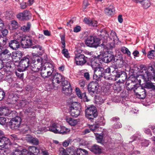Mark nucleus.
Returning <instances> with one entry per match:
<instances>
[{
    "instance_id": "obj_1",
    "label": "nucleus",
    "mask_w": 155,
    "mask_h": 155,
    "mask_svg": "<svg viewBox=\"0 0 155 155\" xmlns=\"http://www.w3.org/2000/svg\"><path fill=\"white\" fill-rule=\"evenodd\" d=\"M32 58L30 64L31 68L32 71L38 72L43 66L46 64V69L52 71V73L54 70V66L51 63L48 62V58L46 54H45L42 57L39 56L37 54L32 53Z\"/></svg>"
},
{
    "instance_id": "obj_2",
    "label": "nucleus",
    "mask_w": 155,
    "mask_h": 155,
    "mask_svg": "<svg viewBox=\"0 0 155 155\" xmlns=\"http://www.w3.org/2000/svg\"><path fill=\"white\" fill-rule=\"evenodd\" d=\"M112 69H113V68L111 67H108L105 70L104 72H103L104 78L108 80H114L115 81L117 80V78H118L121 76L123 79H122L123 81L126 79L127 76L125 72L120 70H114L112 71V74H110Z\"/></svg>"
},
{
    "instance_id": "obj_3",
    "label": "nucleus",
    "mask_w": 155,
    "mask_h": 155,
    "mask_svg": "<svg viewBox=\"0 0 155 155\" xmlns=\"http://www.w3.org/2000/svg\"><path fill=\"white\" fill-rule=\"evenodd\" d=\"M38 130L42 131H46L49 130L55 133L61 134H62L67 133V129L64 126H61L57 122H53L51 123L50 126L46 128L45 127H41L38 126Z\"/></svg>"
},
{
    "instance_id": "obj_4",
    "label": "nucleus",
    "mask_w": 155,
    "mask_h": 155,
    "mask_svg": "<svg viewBox=\"0 0 155 155\" xmlns=\"http://www.w3.org/2000/svg\"><path fill=\"white\" fill-rule=\"evenodd\" d=\"M141 73V78L145 82L152 79L155 81V61L154 62L153 66H149L148 70L144 69Z\"/></svg>"
},
{
    "instance_id": "obj_5",
    "label": "nucleus",
    "mask_w": 155,
    "mask_h": 155,
    "mask_svg": "<svg viewBox=\"0 0 155 155\" xmlns=\"http://www.w3.org/2000/svg\"><path fill=\"white\" fill-rule=\"evenodd\" d=\"M68 111L71 115L75 117L80 114L81 109L80 103L74 101H70L68 103Z\"/></svg>"
},
{
    "instance_id": "obj_6",
    "label": "nucleus",
    "mask_w": 155,
    "mask_h": 155,
    "mask_svg": "<svg viewBox=\"0 0 155 155\" xmlns=\"http://www.w3.org/2000/svg\"><path fill=\"white\" fill-rule=\"evenodd\" d=\"M102 31H100L101 33H104L105 35L104 36L103 34L101 35L103 36L102 41L103 43H106L108 41H110L109 43L112 42V41H115V40L117 39V37L115 32L113 30H112L109 35L108 33L105 30H102Z\"/></svg>"
},
{
    "instance_id": "obj_7",
    "label": "nucleus",
    "mask_w": 155,
    "mask_h": 155,
    "mask_svg": "<svg viewBox=\"0 0 155 155\" xmlns=\"http://www.w3.org/2000/svg\"><path fill=\"white\" fill-rule=\"evenodd\" d=\"M101 39L95 35H90L85 41L86 45L91 48H96L100 44Z\"/></svg>"
},
{
    "instance_id": "obj_8",
    "label": "nucleus",
    "mask_w": 155,
    "mask_h": 155,
    "mask_svg": "<svg viewBox=\"0 0 155 155\" xmlns=\"http://www.w3.org/2000/svg\"><path fill=\"white\" fill-rule=\"evenodd\" d=\"M85 116L91 121L97 116L96 107L93 105L87 108L85 110Z\"/></svg>"
},
{
    "instance_id": "obj_9",
    "label": "nucleus",
    "mask_w": 155,
    "mask_h": 155,
    "mask_svg": "<svg viewBox=\"0 0 155 155\" xmlns=\"http://www.w3.org/2000/svg\"><path fill=\"white\" fill-rule=\"evenodd\" d=\"M82 52L81 50H79L78 49L75 51V62L77 65H82L86 62L85 57L83 54H81Z\"/></svg>"
},
{
    "instance_id": "obj_10",
    "label": "nucleus",
    "mask_w": 155,
    "mask_h": 155,
    "mask_svg": "<svg viewBox=\"0 0 155 155\" xmlns=\"http://www.w3.org/2000/svg\"><path fill=\"white\" fill-rule=\"evenodd\" d=\"M99 86L97 82L96 81L91 82L88 85L87 89L89 94L92 96H95L97 94Z\"/></svg>"
},
{
    "instance_id": "obj_11",
    "label": "nucleus",
    "mask_w": 155,
    "mask_h": 155,
    "mask_svg": "<svg viewBox=\"0 0 155 155\" xmlns=\"http://www.w3.org/2000/svg\"><path fill=\"white\" fill-rule=\"evenodd\" d=\"M30 64V60L28 57H24L19 62V67L18 69V71H23L29 66Z\"/></svg>"
},
{
    "instance_id": "obj_12",
    "label": "nucleus",
    "mask_w": 155,
    "mask_h": 155,
    "mask_svg": "<svg viewBox=\"0 0 155 155\" xmlns=\"http://www.w3.org/2000/svg\"><path fill=\"white\" fill-rule=\"evenodd\" d=\"M139 85L136 84L133 85V86L131 87L130 88L127 87V89L129 90H133L134 91L136 95L138 96L140 98L143 99L146 96V91L142 87H140L138 88V90H140V93L135 92V90L137 89Z\"/></svg>"
},
{
    "instance_id": "obj_13",
    "label": "nucleus",
    "mask_w": 155,
    "mask_h": 155,
    "mask_svg": "<svg viewBox=\"0 0 155 155\" xmlns=\"http://www.w3.org/2000/svg\"><path fill=\"white\" fill-rule=\"evenodd\" d=\"M52 82L53 83L60 84L61 83V85L67 84H68L67 80H65L64 77L61 74L56 73L54 75Z\"/></svg>"
},
{
    "instance_id": "obj_14",
    "label": "nucleus",
    "mask_w": 155,
    "mask_h": 155,
    "mask_svg": "<svg viewBox=\"0 0 155 155\" xmlns=\"http://www.w3.org/2000/svg\"><path fill=\"white\" fill-rule=\"evenodd\" d=\"M94 70L93 78L97 81H100L101 78L104 77V68L101 67L96 68Z\"/></svg>"
},
{
    "instance_id": "obj_15",
    "label": "nucleus",
    "mask_w": 155,
    "mask_h": 155,
    "mask_svg": "<svg viewBox=\"0 0 155 155\" xmlns=\"http://www.w3.org/2000/svg\"><path fill=\"white\" fill-rule=\"evenodd\" d=\"M20 41L22 46L24 48H28L32 44L31 38L28 36H25L22 37Z\"/></svg>"
},
{
    "instance_id": "obj_16",
    "label": "nucleus",
    "mask_w": 155,
    "mask_h": 155,
    "mask_svg": "<svg viewBox=\"0 0 155 155\" xmlns=\"http://www.w3.org/2000/svg\"><path fill=\"white\" fill-rule=\"evenodd\" d=\"M17 17L21 20H28L31 18V14L28 11L26 10L18 14Z\"/></svg>"
},
{
    "instance_id": "obj_17",
    "label": "nucleus",
    "mask_w": 155,
    "mask_h": 155,
    "mask_svg": "<svg viewBox=\"0 0 155 155\" xmlns=\"http://www.w3.org/2000/svg\"><path fill=\"white\" fill-rule=\"evenodd\" d=\"M114 55L111 52L106 51L103 54L102 56V61L105 63H108L114 58Z\"/></svg>"
},
{
    "instance_id": "obj_18",
    "label": "nucleus",
    "mask_w": 155,
    "mask_h": 155,
    "mask_svg": "<svg viewBox=\"0 0 155 155\" xmlns=\"http://www.w3.org/2000/svg\"><path fill=\"white\" fill-rule=\"evenodd\" d=\"M10 127L12 129H18L21 123V118L18 117L13 118L10 122Z\"/></svg>"
},
{
    "instance_id": "obj_19",
    "label": "nucleus",
    "mask_w": 155,
    "mask_h": 155,
    "mask_svg": "<svg viewBox=\"0 0 155 155\" xmlns=\"http://www.w3.org/2000/svg\"><path fill=\"white\" fill-rule=\"evenodd\" d=\"M75 91L78 96L84 102H88L89 101V100L87 98L86 95L85 93L82 94L79 88H76Z\"/></svg>"
},
{
    "instance_id": "obj_20",
    "label": "nucleus",
    "mask_w": 155,
    "mask_h": 155,
    "mask_svg": "<svg viewBox=\"0 0 155 155\" xmlns=\"http://www.w3.org/2000/svg\"><path fill=\"white\" fill-rule=\"evenodd\" d=\"M39 70L41 71V76L44 78L48 77L52 74V71H48H48L46 69V67L43 66Z\"/></svg>"
},
{
    "instance_id": "obj_21",
    "label": "nucleus",
    "mask_w": 155,
    "mask_h": 155,
    "mask_svg": "<svg viewBox=\"0 0 155 155\" xmlns=\"http://www.w3.org/2000/svg\"><path fill=\"white\" fill-rule=\"evenodd\" d=\"M10 143L8 138L7 137H2L0 138V150H4L5 145L9 144Z\"/></svg>"
},
{
    "instance_id": "obj_22",
    "label": "nucleus",
    "mask_w": 155,
    "mask_h": 155,
    "mask_svg": "<svg viewBox=\"0 0 155 155\" xmlns=\"http://www.w3.org/2000/svg\"><path fill=\"white\" fill-rule=\"evenodd\" d=\"M88 148L91 152L96 154H99L102 152L101 147L96 144Z\"/></svg>"
},
{
    "instance_id": "obj_23",
    "label": "nucleus",
    "mask_w": 155,
    "mask_h": 155,
    "mask_svg": "<svg viewBox=\"0 0 155 155\" xmlns=\"http://www.w3.org/2000/svg\"><path fill=\"white\" fill-rule=\"evenodd\" d=\"M28 152L32 155H36L39 154L40 151V148H38L37 147L31 146L28 148Z\"/></svg>"
},
{
    "instance_id": "obj_24",
    "label": "nucleus",
    "mask_w": 155,
    "mask_h": 155,
    "mask_svg": "<svg viewBox=\"0 0 155 155\" xmlns=\"http://www.w3.org/2000/svg\"><path fill=\"white\" fill-rule=\"evenodd\" d=\"M10 111L8 107H3L1 110L0 115H5L8 116L14 113L15 111H12L11 112H9Z\"/></svg>"
},
{
    "instance_id": "obj_25",
    "label": "nucleus",
    "mask_w": 155,
    "mask_h": 155,
    "mask_svg": "<svg viewBox=\"0 0 155 155\" xmlns=\"http://www.w3.org/2000/svg\"><path fill=\"white\" fill-rule=\"evenodd\" d=\"M26 139L28 142L33 143L34 145H37L39 144V140L36 138L28 136L26 137Z\"/></svg>"
},
{
    "instance_id": "obj_26",
    "label": "nucleus",
    "mask_w": 155,
    "mask_h": 155,
    "mask_svg": "<svg viewBox=\"0 0 155 155\" xmlns=\"http://www.w3.org/2000/svg\"><path fill=\"white\" fill-rule=\"evenodd\" d=\"M19 43L16 40H12L9 43V46L12 49L16 50L19 46Z\"/></svg>"
},
{
    "instance_id": "obj_27",
    "label": "nucleus",
    "mask_w": 155,
    "mask_h": 155,
    "mask_svg": "<svg viewBox=\"0 0 155 155\" xmlns=\"http://www.w3.org/2000/svg\"><path fill=\"white\" fill-rule=\"evenodd\" d=\"M20 25L15 20L12 21L8 25V28L9 29H17L20 28Z\"/></svg>"
},
{
    "instance_id": "obj_28",
    "label": "nucleus",
    "mask_w": 155,
    "mask_h": 155,
    "mask_svg": "<svg viewBox=\"0 0 155 155\" xmlns=\"http://www.w3.org/2000/svg\"><path fill=\"white\" fill-rule=\"evenodd\" d=\"M21 54L20 51L13 52L12 53L11 58L12 60L15 61H18L20 60Z\"/></svg>"
},
{
    "instance_id": "obj_29",
    "label": "nucleus",
    "mask_w": 155,
    "mask_h": 155,
    "mask_svg": "<svg viewBox=\"0 0 155 155\" xmlns=\"http://www.w3.org/2000/svg\"><path fill=\"white\" fill-rule=\"evenodd\" d=\"M91 65L92 68L94 70L96 68H98L99 65V61L98 58H95L92 59L91 61Z\"/></svg>"
},
{
    "instance_id": "obj_30",
    "label": "nucleus",
    "mask_w": 155,
    "mask_h": 155,
    "mask_svg": "<svg viewBox=\"0 0 155 155\" xmlns=\"http://www.w3.org/2000/svg\"><path fill=\"white\" fill-rule=\"evenodd\" d=\"M104 11L105 13L107 15H110L114 14L115 12V9L113 6L110 5V7L105 8Z\"/></svg>"
},
{
    "instance_id": "obj_31",
    "label": "nucleus",
    "mask_w": 155,
    "mask_h": 155,
    "mask_svg": "<svg viewBox=\"0 0 155 155\" xmlns=\"http://www.w3.org/2000/svg\"><path fill=\"white\" fill-rule=\"evenodd\" d=\"M96 138L98 143H102L104 141L106 140V137H104V135L103 134H95Z\"/></svg>"
},
{
    "instance_id": "obj_32",
    "label": "nucleus",
    "mask_w": 155,
    "mask_h": 155,
    "mask_svg": "<svg viewBox=\"0 0 155 155\" xmlns=\"http://www.w3.org/2000/svg\"><path fill=\"white\" fill-rule=\"evenodd\" d=\"M141 135L140 132H137L136 134L131 136L130 138V139L132 140L130 141V142L133 143H136V142H135V141H136L137 139H139V137L141 136Z\"/></svg>"
},
{
    "instance_id": "obj_33",
    "label": "nucleus",
    "mask_w": 155,
    "mask_h": 155,
    "mask_svg": "<svg viewBox=\"0 0 155 155\" xmlns=\"http://www.w3.org/2000/svg\"><path fill=\"white\" fill-rule=\"evenodd\" d=\"M139 3H141L144 8L147 9L150 5V1L149 0L140 1Z\"/></svg>"
},
{
    "instance_id": "obj_34",
    "label": "nucleus",
    "mask_w": 155,
    "mask_h": 155,
    "mask_svg": "<svg viewBox=\"0 0 155 155\" xmlns=\"http://www.w3.org/2000/svg\"><path fill=\"white\" fill-rule=\"evenodd\" d=\"M25 113L26 114L32 115V116H30L31 118H33L35 116V114L33 112V109L30 107L26 108L25 111Z\"/></svg>"
},
{
    "instance_id": "obj_35",
    "label": "nucleus",
    "mask_w": 155,
    "mask_h": 155,
    "mask_svg": "<svg viewBox=\"0 0 155 155\" xmlns=\"http://www.w3.org/2000/svg\"><path fill=\"white\" fill-rule=\"evenodd\" d=\"M76 153L77 155H87L88 152L87 150L84 149L79 148L77 149Z\"/></svg>"
},
{
    "instance_id": "obj_36",
    "label": "nucleus",
    "mask_w": 155,
    "mask_h": 155,
    "mask_svg": "<svg viewBox=\"0 0 155 155\" xmlns=\"http://www.w3.org/2000/svg\"><path fill=\"white\" fill-rule=\"evenodd\" d=\"M6 55V57H7L8 58L10 57L11 54L9 51L7 49H5L4 50H0V55Z\"/></svg>"
},
{
    "instance_id": "obj_37",
    "label": "nucleus",
    "mask_w": 155,
    "mask_h": 155,
    "mask_svg": "<svg viewBox=\"0 0 155 155\" xmlns=\"http://www.w3.org/2000/svg\"><path fill=\"white\" fill-rule=\"evenodd\" d=\"M62 44V47L63 49L62 50V53L67 58H68V51L67 49H65V41L61 42Z\"/></svg>"
},
{
    "instance_id": "obj_38",
    "label": "nucleus",
    "mask_w": 155,
    "mask_h": 155,
    "mask_svg": "<svg viewBox=\"0 0 155 155\" xmlns=\"http://www.w3.org/2000/svg\"><path fill=\"white\" fill-rule=\"evenodd\" d=\"M144 87L148 89H151L152 90H155V85L152 83L148 82L145 84Z\"/></svg>"
},
{
    "instance_id": "obj_39",
    "label": "nucleus",
    "mask_w": 155,
    "mask_h": 155,
    "mask_svg": "<svg viewBox=\"0 0 155 155\" xmlns=\"http://www.w3.org/2000/svg\"><path fill=\"white\" fill-rule=\"evenodd\" d=\"M23 150L22 151L19 149H15L12 153L11 155H23Z\"/></svg>"
},
{
    "instance_id": "obj_40",
    "label": "nucleus",
    "mask_w": 155,
    "mask_h": 155,
    "mask_svg": "<svg viewBox=\"0 0 155 155\" xmlns=\"http://www.w3.org/2000/svg\"><path fill=\"white\" fill-rule=\"evenodd\" d=\"M97 124L100 125H104L105 123V121L103 117H100L97 120Z\"/></svg>"
},
{
    "instance_id": "obj_41",
    "label": "nucleus",
    "mask_w": 155,
    "mask_h": 155,
    "mask_svg": "<svg viewBox=\"0 0 155 155\" xmlns=\"http://www.w3.org/2000/svg\"><path fill=\"white\" fill-rule=\"evenodd\" d=\"M60 155H68V150L67 149H64V148L61 147L59 148Z\"/></svg>"
},
{
    "instance_id": "obj_42",
    "label": "nucleus",
    "mask_w": 155,
    "mask_h": 155,
    "mask_svg": "<svg viewBox=\"0 0 155 155\" xmlns=\"http://www.w3.org/2000/svg\"><path fill=\"white\" fill-rule=\"evenodd\" d=\"M121 51L124 54H126L129 56H130L131 54L130 51L128 49L125 47H123L121 48Z\"/></svg>"
},
{
    "instance_id": "obj_43",
    "label": "nucleus",
    "mask_w": 155,
    "mask_h": 155,
    "mask_svg": "<svg viewBox=\"0 0 155 155\" xmlns=\"http://www.w3.org/2000/svg\"><path fill=\"white\" fill-rule=\"evenodd\" d=\"M77 123V120L74 119L70 118L68 120V124L71 126H74Z\"/></svg>"
},
{
    "instance_id": "obj_44",
    "label": "nucleus",
    "mask_w": 155,
    "mask_h": 155,
    "mask_svg": "<svg viewBox=\"0 0 155 155\" xmlns=\"http://www.w3.org/2000/svg\"><path fill=\"white\" fill-rule=\"evenodd\" d=\"M67 84L62 85V91L65 95H67L68 94V86Z\"/></svg>"
},
{
    "instance_id": "obj_45",
    "label": "nucleus",
    "mask_w": 155,
    "mask_h": 155,
    "mask_svg": "<svg viewBox=\"0 0 155 155\" xmlns=\"http://www.w3.org/2000/svg\"><path fill=\"white\" fill-rule=\"evenodd\" d=\"M13 12L11 11L7 12L5 14V17L7 19L12 18L13 17Z\"/></svg>"
},
{
    "instance_id": "obj_46",
    "label": "nucleus",
    "mask_w": 155,
    "mask_h": 155,
    "mask_svg": "<svg viewBox=\"0 0 155 155\" xmlns=\"http://www.w3.org/2000/svg\"><path fill=\"white\" fill-rule=\"evenodd\" d=\"M155 56V51L151 50L150 51L147 55L148 57L150 59L152 58L154 56Z\"/></svg>"
},
{
    "instance_id": "obj_47",
    "label": "nucleus",
    "mask_w": 155,
    "mask_h": 155,
    "mask_svg": "<svg viewBox=\"0 0 155 155\" xmlns=\"http://www.w3.org/2000/svg\"><path fill=\"white\" fill-rule=\"evenodd\" d=\"M140 143L142 146L147 147L149 144V140L144 139L141 140Z\"/></svg>"
},
{
    "instance_id": "obj_48",
    "label": "nucleus",
    "mask_w": 155,
    "mask_h": 155,
    "mask_svg": "<svg viewBox=\"0 0 155 155\" xmlns=\"http://www.w3.org/2000/svg\"><path fill=\"white\" fill-rule=\"evenodd\" d=\"M99 127L98 124H93L90 127V129L93 132L96 131Z\"/></svg>"
},
{
    "instance_id": "obj_49",
    "label": "nucleus",
    "mask_w": 155,
    "mask_h": 155,
    "mask_svg": "<svg viewBox=\"0 0 155 155\" xmlns=\"http://www.w3.org/2000/svg\"><path fill=\"white\" fill-rule=\"evenodd\" d=\"M150 128L149 127H145L143 129L144 132L146 134L150 135L151 136L152 135V132L150 130Z\"/></svg>"
},
{
    "instance_id": "obj_50",
    "label": "nucleus",
    "mask_w": 155,
    "mask_h": 155,
    "mask_svg": "<svg viewBox=\"0 0 155 155\" xmlns=\"http://www.w3.org/2000/svg\"><path fill=\"white\" fill-rule=\"evenodd\" d=\"M89 5L88 1L87 0H84L83 2V4L82 7L83 11H85V9Z\"/></svg>"
},
{
    "instance_id": "obj_51",
    "label": "nucleus",
    "mask_w": 155,
    "mask_h": 155,
    "mask_svg": "<svg viewBox=\"0 0 155 155\" xmlns=\"http://www.w3.org/2000/svg\"><path fill=\"white\" fill-rule=\"evenodd\" d=\"M68 155H75L76 151L73 148H68Z\"/></svg>"
},
{
    "instance_id": "obj_52",
    "label": "nucleus",
    "mask_w": 155,
    "mask_h": 155,
    "mask_svg": "<svg viewBox=\"0 0 155 155\" xmlns=\"http://www.w3.org/2000/svg\"><path fill=\"white\" fill-rule=\"evenodd\" d=\"M85 71V70H83L82 72V73H84V75L85 78L87 80H89L90 78L89 74L88 72H84ZM86 71H87V70H86Z\"/></svg>"
},
{
    "instance_id": "obj_53",
    "label": "nucleus",
    "mask_w": 155,
    "mask_h": 155,
    "mask_svg": "<svg viewBox=\"0 0 155 155\" xmlns=\"http://www.w3.org/2000/svg\"><path fill=\"white\" fill-rule=\"evenodd\" d=\"M32 48L33 49L36 48L37 49H39L40 51L43 52L44 51L43 48L40 45H36L33 46Z\"/></svg>"
},
{
    "instance_id": "obj_54",
    "label": "nucleus",
    "mask_w": 155,
    "mask_h": 155,
    "mask_svg": "<svg viewBox=\"0 0 155 155\" xmlns=\"http://www.w3.org/2000/svg\"><path fill=\"white\" fill-rule=\"evenodd\" d=\"M5 93L4 91L0 88V101L2 100L5 97Z\"/></svg>"
},
{
    "instance_id": "obj_55",
    "label": "nucleus",
    "mask_w": 155,
    "mask_h": 155,
    "mask_svg": "<svg viewBox=\"0 0 155 155\" xmlns=\"http://www.w3.org/2000/svg\"><path fill=\"white\" fill-rule=\"evenodd\" d=\"M121 127L122 125L121 124L118 122H117L115 123L113 127L114 129H118L121 128Z\"/></svg>"
},
{
    "instance_id": "obj_56",
    "label": "nucleus",
    "mask_w": 155,
    "mask_h": 155,
    "mask_svg": "<svg viewBox=\"0 0 155 155\" xmlns=\"http://www.w3.org/2000/svg\"><path fill=\"white\" fill-rule=\"evenodd\" d=\"M91 20H91L88 18H85L84 19V21L85 23L90 26L91 25Z\"/></svg>"
},
{
    "instance_id": "obj_57",
    "label": "nucleus",
    "mask_w": 155,
    "mask_h": 155,
    "mask_svg": "<svg viewBox=\"0 0 155 155\" xmlns=\"http://www.w3.org/2000/svg\"><path fill=\"white\" fill-rule=\"evenodd\" d=\"M31 25L30 23H27L26 26L24 25L21 28V29H29L31 27Z\"/></svg>"
},
{
    "instance_id": "obj_58",
    "label": "nucleus",
    "mask_w": 155,
    "mask_h": 155,
    "mask_svg": "<svg viewBox=\"0 0 155 155\" xmlns=\"http://www.w3.org/2000/svg\"><path fill=\"white\" fill-rule=\"evenodd\" d=\"M97 100V102H99L100 104H101L104 102L105 99L103 98L102 97L99 96L98 97Z\"/></svg>"
},
{
    "instance_id": "obj_59",
    "label": "nucleus",
    "mask_w": 155,
    "mask_h": 155,
    "mask_svg": "<svg viewBox=\"0 0 155 155\" xmlns=\"http://www.w3.org/2000/svg\"><path fill=\"white\" fill-rule=\"evenodd\" d=\"M91 25L90 26L93 27H96L97 26V21L95 20H91Z\"/></svg>"
},
{
    "instance_id": "obj_60",
    "label": "nucleus",
    "mask_w": 155,
    "mask_h": 155,
    "mask_svg": "<svg viewBox=\"0 0 155 155\" xmlns=\"http://www.w3.org/2000/svg\"><path fill=\"white\" fill-rule=\"evenodd\" d=\"M6 121V119L5 117H0V124H4Z\"/></svg>"
},
{
    "instance_id": "obj_61",
    "label": "nucleus",
    "mask_w": 155,
    "mask_h": 155,
    "mask_svg": "<svg viewBox=\"0 0 155 155\" xmlns=\"http://www.w3.org/2000/svg\"><path fill=\"white\" fill-rule=\"evenodd\" d=\"M44 148H40V150L41 151L43 155H49L48 151L45 150Z\"/></svg>"
},
{
    "instance_id": "obj_62",
    "label": "nucleus",
    "mask_w": 155,
    "mask_h": 155,
    "mask_svg": "<svg viewBox=\"0 0 155 155\" xmlns=\"http://www.w3.org/2000/svg\"><path fill=\"white\" fill-rule=\"evenodd\" d=\"M20 72V73L18 72H15V74L19 78H22L23 77L24 74L22 72L23 71H18Z\"/></svg>"
},
{
    "instance_id": "obj_63",
    "label": "nucleus",
    "mask_w": 155,
    "mask_h": 155,
    "mask_svg": "<svg viewBox=\"0 0 155 155\" xmlns=\"http://www.w3.org/2000/svg\"><path fill=\"white\" fill-rule=\"evenodd\" d=\"M20 7L22 9H25L26 8L27 6V4L26 3L22 2L20 4Z\"/></svg>"
},
{
    "instance_id": "obj_64",
    "label": "nucleus",
    "mask_w": 155,
    "mask_h": 155,
    "mask_svg": "<svg viewBox=\"0 0 155 155\" xmlns=\"http://www.w3.org/2000/svg\"><path fill=\"white\" fill-rule=\"evenodd\" d=\"M148 127L151 128L153 130V134H155V125H149Z\"/></svg>"
}]
</instances>
